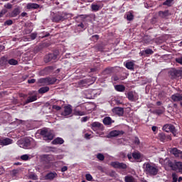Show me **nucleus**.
<instances>
[{
    "label": "nucleus",
    "instance_id": "nucleus-31",
    "mask_svg": "<svg viewBox=\"0 0 182 182\" xmlns=\"http://www.w3.org/2000/svg\"><path fill=\"white\" fill-rule=\"evenodd\" d=\"M48 92H49V87H42L38 90V93H40V95H43V93Z\"/></svg>",
    "mask_w": 182,
    "mask_h": 182
},
{
    "label": "nucleus",
    "instance_id": "nucleus-1",
    "mask_svg": "<svg viewBox=\"0 0 182 182\" xmlns=\"http://www.w3.org/2000/svg\"><path fill=\"white\" fill-rule=\"evenodd\" d=\"M144 171L148 176H157L159 174V166L154 164L151 163H144Z\"/></svg>",
    "mask_w": 182,
    "mask_h": 182
},
{
    "label": "nucleus",
    "instance_id": "nucleus-36",
    "mask_svg": "<svg viewBox=\"0 0 182 182\" xmlns=\"http://www.w3.org/2000/svg\"><path fill=\"white\" fill-rule=\"evenodd\" d=\"M171 178H172V181L171 182H177L178 180V174H177L175 172L172 173Z\"/></svg>",
    "mask_w": 182,
    "mask_h": 182
},
{
    "label": "nucleus",
    "instance_id": "nucleus-16",
    "mask_svg": "<svg viewBox=\"0 0 182 182\" xmlns=\"http://www.w3.org/2000/svg\"><path fill=\"white\" fill-rule=\"evenodd\" d=\"M173 102H182V94L176 93L171 95Z\"/></svg>",
    "mask_w": 182,
    "mask_h": 182
},
{
    "label": "nucleus",
    "instance_id": "nucleus-17",
    "mask_svg": "<svg viewBox=\"0 0 182 182\" xmlns=\"http://www.w3.org/2000/svg\"><path fill=\"white\" fill-rule=\"evenodd\" d=\"M132 157L137 161L138 163L141 162V154L139 151H134L132 153Z\"/></svg>",
    "mask_w": 182,
    "mask_h": 182
},
{
    "label": "nucleus",
    "instance_id": "nucleus-25",
    "mask_svg": "<svg viewBox=\"0 0 182 182\" xmlns=\"http://www.w3.org/2000/svg\"><path fill=\"white\" fill-rule=\"evenodd\" d=\"M159 16L163 18H167V16H170V11H168V10H166L164 11H159Z\"/></svg>",
    "mask_w": 182,
    "mask_h": 182
},
{
    "label": "nucleus",
    "instance_id": "nucleus-14",
    "mask_svg": "<svg viewBox=\"0 0 182 182\" xmlns=\"http://www.w3.org/2000/svg\"><path fill=\"white\" fill-rule=\"evenodd\" d=\"M102 126L103 124H102L100 122H95L91 124V129H92L94 132H96V130H99V129H102Z\"/></svg>",
    "mask_w": 182,
    "mask_h": 182
},
{
    "label": "nucleus",
    "instance_id": "nucleus-43",
    "mask_svg": "<svg viewBox=\"0 0 182 182\" xmlns=\"http://www.w3.org/2000/svg\"><path fill=\"white\" fill-rule=\"evenodd\" d=\"M166 96V92L164 91H161L158 95V97H159V99H164Z\"/></svg>",
    "mask_w": 182,
    "mask_h": 182
},
{
    "label": "nucleus",
    "instance_id": "nucleus-42",
    "mask_svg": "<svg viewBox=\"0 0 182 182\" xmlns=\"http://www.w3.org/2000/svg\"><path fill=\"white\" fill-rule=\"evenodd\" d=\"M118 168H121L122 170H124L126 168H127V165H126V164L124 163H120L118 165Z\"/></svg>",
    "mask_w": 182,
    "mask_h": 182
},
{
    "label": "nucleus",
    "instance_id": "nucleus-59",
    "mask_svg": "<svg viewBox=\"0 0 182 182\" xmlns=\"http://www.w3.org/2000/svg\"><path fill=\"white\" fill-rule=\"evenodd\" d=\"M30 178H32V180H38V176L35 175V174H31L30 176Z\"/></svg>",
    "mask_w": 182,
    "mask_h": 182
},
{
    "label": "nucleus",
    "instance_id": "nucleus-41",
    "mask_svg": "<svg viewBox=\"0 0 182 182\" xmlns=\"http://www.w3.org/2000/svg\"><path fill=\"white\" fill-rule=\"evenodd\" d=\"M112 72H113V68H108L104 70V75H110V73H112Z\"/></svg>",
    "mask_w": 182,
    "mask_h": 182
},
{
    "label": "nucleus",
    "instance_id": "nucleus-3",
    "mask_svg": "<svg viewBox=\"0 0 182 182\" xmlns=\"http://www.w3.org/2000/svg\"><path fill=\"white\" fill-rule=\"evenodd\" d=\"M68 19V14L65 12H58L57 14H54L52 18L53 22H55L56 23H59L60 22H63Z\"/></svg>",
    "mask_w": 182,
    "mask_h": 182
},
{
    "label": "nucleus",
    "instance_id": "nucleus-33",
    "mask_svg": "<svg viewBox=\"0 0 182 182\" xmlns=\"http://www.w3.org/2000/svg\"><path fill=\"white\" fill-rule=\"evenodd\" d=\"M127 20V21H133L134 19V16L133 15V13L131 11H128L126 13Z\"/></svg>",
    "mask_w": 182,
    "mask_h": 182
},
{
    "label": "nucleus",
    "instance_id": "nucleus-15",
    "mask_svg": "<svg viewBox=\"0 0 182 182\" xmlns=\"http://www.w3.org/2000/svg\"><path fill=\"white\" fill-rule=\"evenodd\" d=\"M56 177H58V173H56V172H50L48 173H47L44 178L45 180H53V178H56Z\"/></svg>",
    "mask_w": 182,
    "mask_h": 182
},
{
    "label": "nucleus",
    "instance_id": "nucleus-8",
    "mask_svg": "<svg viewBox=\"0 0 182 182\" xmlns=\"http://www.w3.org/2000/svg\"><path fill=\"white\" fill-rule=\"evenodd\" d=\"M41 160L46 163H50L55 160V156L53 155L44 154L41 156Z\"/></svg>",
    "mask_w": 182,
    "mask_h": 182
},
{
    "label": "nucleus",
    "instance_id": "nucleus-24",
    "mask_svg": "<svg viewBox=\"0 0 182 182\" xmlns=\"http://www.w3.org/2000/svg\"><path fill=\"white\" fill-rule=\"evenodd\" d=\"M169 76H171V79H177L178 77V70H173L169 72Z\"/></svg>",
    "mask_w": 182,
    "mask_h": 182
},
{
    "label": "nucleus",
    "instance_id": "nucleus-37",
    "mask_svg": "<svg viewBox=\"0 0 182 182\" xmlns=\"http://www.w3.org/2000/svg\"><path fill=\"white\" fill-rule=\"evenodd\" d=\"M91 9H92V11L96 12L100 9V5L93 4L91 5Z\"/></svg>",
    "mask_w": 182,
    "mask_h": 182
},
{
    "label": "nucleus",
    "instance_id": "nucleus-56",
    "mask_svg": "<svg viewBox=\"0 0 182 182\" xmlns=\"http://www.w3.org/2000/svg\"><path fill=\"white\" fill-rule=\"evenodd\" d=\"M85 84H86V80H82L79 82L80 86H85Z\"/></svg>",
    "mask_w": 182,
    "mask_h": 182
},
{
    "label": "nucleus",
    "instance_id": "nucleus-38",
    "mask_svg": "<svg viewBox=\"0 0 182 182\" xmlns=\"http://www.w3.org/2000/svg\"><path fill=\"white\" fill-rule=\"evenodd\" d=\"M173 2H174V0H166L163 3V5L166 6H171L173 5Z\"/></svg>",
    "mask_w": 182,
    "mask_h": 182
},
{
    "label": "nucleus",
    "instance_id": "nucleus-64",
    "mask_svg": "<svg viewBox=\"0 0 182 182\" xmlns=\"http://www.w3.org/2000/svg\"><path fill=\"white\" fill-rule=\"evenodd\" d=\"M46 70L47 72H50L51 70H53V67H52V66L47 67V68H46Z\"/></svg>",
    "mask_w": 182,
    "mask_h": 182
},
{
    "label": "nucleus",
    "instance_id": "nucleus-34",
    "mask_svg": "<svg viewBox=\"0 0 182 182\" xmlns=\"http://www.w3.org/2000/svg\"><path fill=\"white\" fill-rule=\"evenodd\" d=\"M57 80L56 77H47V85H54Z\"/></svg>",
    "mask_w": 182,
    "mask_h": 182
},
{
    "label": "nucleus",
    "instance_id": "nucleus-20",
    "mask_svg": "<svg viewBox=\"0 0 182 182\" xmlns=\"http://www.w3.org/2000/svg\"><path fill=\"white\" fill-rule=\"evenodd\" d=\"M126 77H123L121 75H114L112 77V80H113V82H120V80H124V79H126Z\"/></svg>",
    "mask_w": 182,
    "mask_h": 182
},
{
    "label": "nucleus",
    "instance_id": "nucleus-12",
    "mask_svg": "<svg viewBox=\"0 0 182 182\" xmlns=\"http://www.w3.org/2000/svg\"><path fill=\"white\" fill-rule=\"evenodd\" d=\"M122 134H124V132L120 130H113L109 132V137H117V136H120Z\"/></svg>",
    "mask_w": 182,
    "mask_h": 182
},
{
    "label": "nucleus",
    "instance_id": "nucleus-54",
    "mask_svg": "<svg viewBox=\"0 0 182 182\" xmlns=\"http://www.w3.org/2000/svg\"><path fill=\"white\" fill-rule=\"evenodd\" d=\"M53 109H54L55 110L59 111L62 109V107H60V106H58V105H53Z\"/></svg>",
    "mask_w": 182,
    "mask_h": 182
},
{
    "label": "nucleus",
    "instance_id": "nucleus-7",
    "mask_svg": "<svg viewBox=\"0 0 182 182\" xmlns=\"http://www.w3.org/2000/svg\"><path fill=\"white\" fill-rule=\"evenodd\" d=\"M112 113L114 114H117V116H119V117L123 116L124 114V109L123 107H115L112 109Z\"/></svg>",
    "mask_w": 182,
    "mask_h": 182
},
{
    "label": "nucleus",
    "instance_id": "nucleus-32",
    "mask_svg": "<svg viewBox=\"0 0 182 182\" xmlns=\"http://www.w3.org/2000/svg\"><path fill=\"white\" fill-rule=\"evenodd\" d=\"M127 97L130 102H134V92L133 91H130L127 93Z\"/></svg>",
    "mask_w": 182,
    "mask_h": 182
},
{
    "label": "nucleus",
    "instance_id": "nucleus-52",
    "mask_svg": "<svg viewBox=\"0 0 182 182\" xmlns=\"http://www.w3.org/2000/svg\"><path fill=\"white\" fill-rule=\"evenodd\" d=\"M155 113H156V114H163V113H164V110L163 109H156Z\"/></svg>",
    "mask_w": 182,
    "mask_h": 182
},
{
    "label": "nucleus",
    "instance_id": "nucleus-40",
    "mask_svg": "<svg viewBox=\"0 0 182 182\" xmlns=\"http://www.w3.org/2000/svg\"><path fill=\"white\" fill-rule=\"evenodd\" d=\"M38 83H41V85H48L47 77L39 79L38 80Z\"/></svg>",
    "mask_w": 182,
    "mask_h": 182
},
{
    "label": "nucleus",
    "instance_id": "nucleus-44",
    "mask_svg": "<svg viewBox=\"0 0 182 182\" xmlns=\"http://www.w3.org/2000/svg\"><path fill=\"white\" fill-rule=\"evenodd\" d=\"M97 159H98V160H100V161H103V160H105V155H103L102 154H97Z\"/></svg>",
    "mask_w": 182,
    "mask_h": 182
},
{
    "label": "nucleus",
    "instance_id": "nucleus-35",
    "mask_svg": "<svg viewBox=\"0 0 182 182\" xmlns=\"http://www.w3.org/2000/svg\"><path fill=\"white\" fill-rule=\"evenodd\" d=\"M74 114L75 116H85V112L75 109H74Z\"/></svg>",
    "mask_w": 182,
    "mask_h": 182
},
{
    "label": "nucleus",
    "instance_id": "nucleus-27",
    "mask_svg": "<svg viewBox=\"0 0 182 182\" xmlns=\"http://www.w3.org/2000/svg\"><path fill=\"white\" fill-rule=\"evenodd\" d=\"M125 182H137V179H136L133 176L128 175L124 177Z\"/></svg>",
    "mask_w": 182,
    "mask_h": 182
},
{
    "label": "nucleus",
    "instance_id": "nucleus-62",
    "mask_svg": "<svg viewBox=\"0 0 182 182\" xmlns=\"http://www.w3.org/2000/svg\"><path fill=\"white\" fill-rule=\"evenodd\" d=\"M92 136V134L86 133L85 134V139H86L87 140H89L90 139V136Z\"/></svg>",
    "mask_w": 182,
    "mask_h": 182
},
{
    "label": "nucleus",
    "instance_id": "nucleus-58",
    "mask_svg": "<svg viewBox=\"0 0 182 182\" xmlns=\"http://www.w3.org/2000/svg\"><path fill=\"white\" fill-rule=\"evenodd\" d=\"M176 62L180 63V65H182V57L176 58Z\"/></svg>",
    "mask_w": 182,
    "mask_h": 182
},
{
    "label": "nucleus",
    "instance_id": "nucleus-11",
    "mask_svg": "<svg viewBox=\"0 0 182 182\" xmlns=\"http://www.w3.org/2000/svg\"><path fill=\"white\" fill-rule=\"evenodd\" d=\"M14 143V140L9 138H4L0 139V149L1 146H9V144H12Z\"/></svg>",
    "mask_w": 182,
    "mask_h": 182
},
{
    "label": "nucleus",
    "instance_id": "nucleus-18",
    "mask_svg": "<svg viewBox=\"0 0 182 182\" xmlns=\"http://www.w3.org/2000/svg\"><path fill=\"white\" fill-rule=\"evenodd\" d=\"M112 123H114V120L112 119L110 117H105L103 119V124L105 126H112Z\"/></svg>",
    "mask_w": 182,
    "mask_h": 182
},
{
    "label": "nucleus",
    "instance_id": "nucleus-21",
    "mask_svg": "<svg viewBox=\"0 0 182 182\" xmlns=\"http://www.w3.org/2000/svg\"><path fill=\"white\" fill-rule=\"evenodd\" d=\"M153 53H154V51L150 48L140 52L141 56H147V55H153Z\"/></svg>",
    "mask_w": 182,
    "mask_h": 182
},
{
    "label": "nucleus",
    "instance_id": "nucleus-2",
    "mask_svg": "<svg viewBox=\"0 0 182 182\" xmlns=\"http://www.w3.org/2000/svg\"><path fill=\"white\" fill-rule=\"evenodd\" d=\"M168 166L173 170V171H176V173H181L182 174V162L181 161H168Z\"/></svg>",
    "mask_w": 182,
    "mask_h": 182
},
{
    "label": "nucleus",
    "instance_id": "nucleus-6",
    "mask_svg": "<svg viewBox=\"0 0 182 182\" xmlns=\"http://www.w3.org/2000/svg\"><path fill=\"white\" fill-rule=\"evenodd\" d=\"M162 129L164 132H166V133H168V132H171L173 136H176L177 134V129H176V127H174V125L171 124H166L164 125V127H162Z\"/></svg>",
    "mask_w": 182,
    "mask_h": 182
},
{
    "label": "nucleus",
    "instance_id": "nucleus-4",
    "mask_svg": "<svg viewBox=\"0 0 182 182\" xmlns=\"http://www.w3.org/2000/svg\"><path fill=\"white\" fill-rule=\"evenodd\" d=\"M40 134L43 136V140L46 141H50L53 140V133L49 129H44L41 131Z\"/></svg>",
    "mask_w": 182,
    "mask_h": 182
},
{
    "label": "nucleus",
    "instance_id": "nucleus-30",
    "mask_svg": "<svg viewBox=\"0 0 182 182\" xmlns=\"http://www.w3.org/2000/svg\"><path fill=\"white\" fill-rule=\"evenodd\" d=\"M114 89L117 92H124V90H126V87H124V85H117L114 86Z\"/></svg>",
    "mask_w": 182,
    "mask_h": 182
},
{
    "label": "nucleus",
    "instance_id": "nucleus-13",
    "mask_svg": "<svg viewBox=\"0 0 182 182\" xmlns=\"http://www.w3.org/2000/svg\"><path fill=\"white\" fill-rule=\"evenodd\" d=\"M170 153L175 156V157H181L182 156V151L178 150L177 148H172L170 150Z\"/></svg>",
    "mask_w": 182,
    "mask_h": 182
},
{
    "label": "nucleus",
    "instance_id": "nucleus-53",
    "mask_svg": "<svg viewBox=\"0 0 182 182\" xmlns=\"http://www.w3.org/2000/svg\"><path fill=\"white\" fill-rule=\"evenodd\" d=\"M91 40L99 41V35L96 34L92 36Z\"/></svg>",
    "mask_w": 182,
    "mask_h": 182
},
{
    "label": "nucleus",
    "instance_id": "nucleus-55",
    "mask_svg": "<svg viewBox=\"0 0 182 182\" xmlns=\"http://www.w3.org/2000/svg\"><path fill=\"white\" fill-rule=\"evenodd\" d=\"M12 23H14V22L12 21V20H7L5 21L4 24L5 25H12Z\"/></svg>",
    "mask_w": 182,
    "mask_h": 182
},
{
    "label": "nucleus",
    "instance_id": "nucleus-47",
    "mask_svg": "<svg viewBox=\"0 0 182 182\" xmlns=\"http://www.w3.org/2000/svg\"><path fill=\"white\" fill-rule=\"evenodd\" d=\"M91 95H94V97H96V96L100 95V91H97L96 90H92L91 92Z\"/></svg>",
    "mask_w": 182,
    "mask_h": 182
},
{
    "label": "nucleus",
    "instance_id": "nucleus-28",
    "mask_svg": "<svg viewBox=\"0 0 182 182\" xmlns=\"http://www.w3.org/2000/svg\"><path fill=\"white\" fill-rule=\"evenodd\" d=\"M19 14H21L19 8H16L10 13V16H11V18H16V16Z\"/></svg>",
    "mask_w": 182,
    "mask_h": 182
},
{
    "label": "nucleus",
    "instance_id": "nucleus-51",
    "mask_svg": "<svg viewBox=\"0 0 182 182\" xmlns=\"http://www.w3.org/2000/svg\"><path fill=\"white\" fill-rule=\"evenodd\" d=\"M36 36H37V34L35 33H33L30 35V38L31 41H35V39H36Z\"/></svg>",
    "mask_w": 182,
    "mask_h": 182
},
{
    "label": "nucleus",
    "instance_id": "nucleus-23",
    "mask_svg": "<svg viewBox=\"0 0 182 182\" xmlns=\"http://www.w3.org/2000/svg\"><path fill=\"white\" fill-rule=\"evenodd\" d=\"M72 113V108L70 106H66L65 107L64 112L62 113L63 116H69V114H71Z\"/></svg>",
    "mask_w": 182,
    "mask_h": 182
},
{
    "label": "nucleus",
    "instance_id": "nucleus-26",
    "mask_svg": "<svg viewBox=\"0 0 182 182\" xmlns=\"http://www.w3.org/2000/svg\"><path fill=\"white\" fill-rule=\"evenodd\" d=\"M38 8H39V4L36 3H28L26 6L27 9H38Z\"/></svg>",
    "mask_w": 182,
    "mask_h": 182
},
{
    "label": "nucleus",
    "instance_id": "nucleus-63",
    "mask_svg": "<svg viewBox=\"0 0 182 182\" xmlns=\"http://www.w3.org/2000/svg\"><path fill=\"white\" fill-rule=\"evenodd\" d=\"M62 173H65V171H68V166H65L61 168Z\"/></svg>",
    "mask_w": 182,
    "mask_h": 182
},
{
    "label": "nucleus",
    "instance_id": "nucleus-5",
    "mask_svg": "<svg viewBox=\"0 0 182 182\" xmlns=\"http://www.w3.org/2000/svg\"><path fill=\"white\" fill-rule=\"evenodd\" d=\"M17 144L22 149H29L31 147V139L25 138L24 139L18 141Z\"/></svg>",
    "mask_w": 182,
    "mask_h": 182
},
{
    "label": "nucleus",
    "instance_id": "nucleus-46",
    "mask_svg": "<svg viewBox=\"0 0 182 182\" xmlns=\"http://www.w3.org/2000/svg\"><path fill=\"white\" fill-rule=\"evenodd\" d=\"M47 168H48V166H45L43 169H42V168L41 166L36 167V171H38L39 173H42V171H43V170H47Z\"/></svg>",
    "mask_w": 182,
    "mask_h": 182
},
{
    "label": "nucleus",
    "instance_id": "nucleus-29",
    "mask_svg": "<svg viewBox=\"0 0 182 182\" xmlns=\"http://www.w3.org/2000/svg\"><path fill=\"white\" fill-rule=\"evenodd\" d=\"M65 141L60 137H58L53 141V144H63Z\"/></svg>",
    "mask_w": 182,
    "mask_h": 182
},
{
    "label": "nucleus",
    "instance_id": "nucleus-48",
    "mask_svg": "<svg viewBox=\"0 0 182 182\" xmlns=\"http://www.w3.org/2000/svg\"><path fill=\"white\" fill-rule=\"evenodd\" d=\"M85 178L87 181H92V180H93V177L90 173H87L85 175Z\"/></svg>",
    "mask_w": 182,
    "mask_h": 182
},
{
    "label": "nucleus",
    "instance_id": "nucleus-57",
    "mask_svg": "<svg viewBox=\"0 0 182 182\" xmlns=\"http://www.w3.org/2000/svg\"><path fill=\"white\" fill-rule=\"evenodd\" d=\"M134 143V144H140V139H139V138H137V137H135Z\"/></svg>",
    "mask_w": 182,
    "mask_h": 182
},
{
    "label": "nucleus",
    "instance_id": "nucleus-45",
    "mask_svg": "<svg viewBox=\"0 0 182 182\" xmlns=\"http://www.w3.org/2000/svg\"><path fill=\"white\" fill-rule=\"evenodd\" d=\"M119 161H114L111 163V166L114 167V168H119Z\"/></svg>",
    "mask_w": 182,
    "mask_h": 182
},
{
    "label": "nucleus",
    "instance_id": "nucleus-61",
    "mask_svg": "<svg viewBox=\"0 0 182 182\" xmlns=\"http://www.w3.org/2000/svg\"><path fill=\"white\" fill-rule=\"evenodd\" d=\"M77 26L82 28V29H86V27L85 26V24H83V23L77 24Z\"/></svg>",
    "mask_w": 182,
    "mask_h": 182
},
{
    "label": "nucleus",
    "instance_id": "nucleus-49",
    "mask_svg": "<svg viewBox=\"0 0 182 182\" xmlns=\"http://www.w3.org/2000/svg\"><path fill=\"white\" fill-rule=\"evenodd\" d=\"M113 102L115 103V105H117L118 106L119 105H122V100L119 98H114Z\"/></svg>",
    "mask_w": 182,
    "mask_h": 182
},
{
    "label": "nucleus",
    "instance_id": "nucleus-9",
    "mask_svg": "<svg viewBox=\"0 0 182 182\" xmlns=\"http://www.w3.org/2000/svg\"><path fill=\"white\" fill-rule=\"evenodd\" d=\"M58 56H56V55L50 53L45 56L44 62H46V63H49V62H52V60H56Z\"/></svg>",
    "mask_w": 182,
    "mask_h": 182
},
{
    "label": "nucleus",
    "instance_id": "nucleus-22",
    "mask_svg": "<svg viewBox=\"0 0 182 182\" xmlns=\"http://www.w3.org/2000/svg\"><path fill=\"white\" fill-rule=\"evenodd\" d=\"M125 68L129 70H134V61H128L125 63Z\"/></svg>",
    "mask_w": 182,
    "mask_h": 182
},
{
    "label": "nucleus",
    "instance_id": "nucleus-19",
    "mask_svg": "<svg viewBox=\"0 0 182 182\" xmlns=\"http://www.w3.org/2000/svg\"><path fill=\"white\" fill-rule=\"evenodd\" d=\"M38 100V96L36 95H33V96H29L27 100L25 101L24 105H28L29 103H32V102H35Z\"/></svg>",
    "mask_w": 182,
    "mask_h": 182
},
{
    "label": "nucleus",
    "instance_id": "nucleus-39",
    "mask_svg": "<svg viewBox=\"0 0 182 182\" xmlns=\"http://www.w3.org/2000/svg\"><path fill=\"white\" fill-rule=\"evenodd\" d=\"M8 63L9 65H18V60H16L14 58H11V59L9 60Z\"/></svg>",
    "mask_w": 182,
    "mask_h": 182
},
{
    "label": "nucleus",
    "instance_id": "nucleus-60",
    "mask_svg": "<svg viewBox=\"0 0 182 182\" xmlns=\"http://www.w3.org/2000/svg\"><path fill=\"white\" fill-rule=\"evenodd\" d=\"M4 7L6 9H12V4H7L4 6Z\"/></svg>",
    "mask_w": 182,
    "mask_h": 182
},
{
    "label": "nucleus",
    "instance_id": "nucleus-10",
    "mask_svg": "<svg viewBox=\"0 0 182 182\" xmlns=\"http://www.w3.org/2000/svg\"><path fill=\"white\" fill-rule=\"evenodd\" d=\"M159 139L160 140V141H162L163 143H165V141H167L168 140H171V136H168V135H166V134L161 132L159 133L158 135Z\"/></svg>",
    "mask_w": 182,
    "mask_h": 182
},
{
    "label": "nucleus",
    "instance_id": "nucleus-50",
    "mask_svg": "<svg viewBox=\"0 0 182 182\" xmlns=\"http://www.w3.org/2000/svg\"><path fill=\"white\" fill-rule=\"evenodd\" d=\"M21 160H23L24 161H26V160H29V155L24 154L21 156Z\"/></svg>",
    "mask_w": 182,
    "mask_h": 182
}]
</instances>
